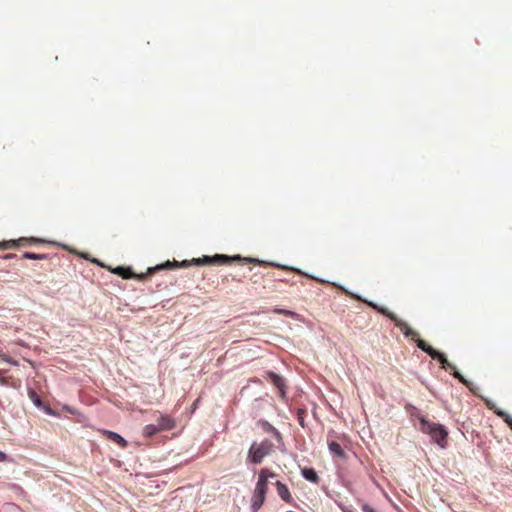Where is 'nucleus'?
<instances>
[{"instance_id": "nucleus-25", "label": "nucleus", "mask_w": 512, "mask_h": 512, "mask_svg": "<svg viewBox=\"0 0 512 512\" xmlns=\"http://www.w3.org/2000/svg\"><path fill=\"white\" fill-rule=\"evenodd\" d=\"M7 460H8L7 455L4 452L0 451V462H5Z\"/></svg>"}, {"instance_id": "nucleus-6", "label": "nucleus", "mask_w": 512, "mask_h": 512, "mask_svg": "<svg viewBox=\"0 0 512 512\" xmlns=\"http://www.w3.org/2000/svg\"><path fill=\"white\" fill-rule=\"evenodd\" d=\"M417 346L422 351L427 353L432 359L438 360L441 364V368L445 370L455 369V367L447 360L443 353L435 350L432 346L426 343L424 340H417Z\"/></svg>"}, {"instance_id": "nucleus-18", "label": "nucleus", "mask_w": 512, "mask_h": 512, "mask_svg": "<svg viewBox=\"0 0 512 512\" xmlns=\"http://www.w3.org/2000/svg\"><path fill=\"white\" fill-rule=\"evenodd\" d=\"M28 396L30 398V400L37 406V407H42L43 403H42V400L41 398L39 397V395L36 393L35 390H33L32 388H29L28 389Z\"/></svg>"}, {"instance_id": "nucleus-11", "label": "nucleus", "mask_w": 512, "mask_h": 512, "mask_svg": "<svg viewBox=\"0 0 512 512\" xmlns=\"http://www.w3.org/2000/svg\"><path fill=\"white\" fill-rule=\"evenodd\" d=\"M112 272L116 275L121 276L124 279L137 278L139 280H143L145 277L144 274L136 275L129 267L118 266L115 269H113Z\"/></svg>"}, {"instance_id": "nucleus-24", "label": "nucleus", "mask_w": 512, "mask_h": 512, "mask_svg": "<svg viewBox=\"0 0 512 512\" xmlns=\"http://www.w3.org/2000/svg\"><path fill=\"white\" fill-rule=\"evenodd\" d=\"M362 511L363 512H377L373 507H371L368 504H363L362 505Z\"/></svg>"}, {"instance_id": "nucleus-5", "label": "nucleus", "mask_w": 512, "mask_h": 512, "mask_svg": "<svg viewBox=\"0 0 512 512\" xmlns=\"http://www.w3.org/2000/svg\"><path fill=\"white\" fill-rule=\"evenodd\" d=\"M233 261H244L246 263H254L258 265H270L267 262L255 259V258H242L239 255L235 256H227L222 254H216L214 256H203L201 257V262H203V265H210V264H217V265H227L230 264Z\"/></svg>"}, {"instance_id": "nucleus-23", "label": "nucleus", "mask_w": 512, "mask_h": 512, "mask_svg": "<svg viewBox=\"0 0 512 512\" xmlns=\"http://www.w3.org/2000/svg\"><path fill=\"white\" fill-rule=\"evenodd\" d=\"M274 312H275L276 314H279V315H285V316H293V315H294V313H293L292 311H290V310H286V309H279V308H276V309L274 310Z\"/></svg>"}, {"instance_id": "nucleus-14", "label": "nucleus", "mask_w": 512, "mask_h": 512, "mask_svg": "<svg viewBox=\"0 0 512 512\" xmlns=\"http://www.w3.org/2000/svg\"><path fill=\"white\" fill-rule=\"evenodd\" d=\"M275 486H276V490H277V493L280 496V498L286 503H291L292 496H291V493H290L288 487L281 481H277L275 483Z\"/></svg>"}, {"instance_id": "nucleus-17", "label": "nucleus", "mask_w": 512, "mask_h": 512, "mask_svg": "<svg viewBox=\"0 0 512 512\" xmlns=\"http://www.w3.org/2000/svg\"><path fill=\"white\" fill-rule=\"evenodd\" d=\"M158 432H160L158 426L153 425V424H148L143 428V436H145L147 438L152 437L153 435L157 434Z\"/></svg>"}, {"instance_id": "nucleus-8", "label": "nucleus", "mask_w": 512, "mask_h": 512, "mask_svg": "<svg viewBox=\"0 0 512 512\" xmlns=\"http://www.w3.org/2000/svg\"><path fill=\"white\" fill-rule=\"evenodd\" d=\"M191 263H193L195 265H203V262H201V258H193L191 262L184 260L181 263H178L176 261H174V262L167 261L163 265L156 266L155 268H149L148 273L151 274L156 270H161L164 268L188 267Z\"/></svg>"}, {"instance_id": "nucleus-7", "label": "nucleus", "mask_w": 512, "mask_h": 512, "mask_svg": "<svg viewBox=\"0 0 512 512\" xmlns=\"http://www.w3.org/2000/svg\"><path fill=\"white\" fill-rule=\"evenodd\" d=\"M36 242H38V240L35 238L22 237L17 240H8V241L0 242V249H3V250L16 249L19 247L28 246V245H30L32 243H36Z\"/></svg>"}, {"instance_id": "nucleus-15", "label": "nucleus", "mask_w": 512, "mask_h": 512, "mask_svg": "<svg viewBox=\"0 0 512 512\" xmlns=\"http://www.w3.org/2000/svg\"><path fill=\"white\" fill-rule=\"evenodd\" d=\"M329 451L339 458H345L344 450L342 449L341 445L335 441L329 443Z\"/></svg>"}, {"instance_id": "nucleus-16", "label": "nucleus", "mask_w": 512, "mask_h": 512, "mask_svg": "<svg viewBox=\"0 0 512 512\" xmlns=\"http://www.w3.org/2000/svg\"><path fill=\"white\" fill-rule=\"evenodd\" d=\"M303 477L313 483H317L319 481V477L316 471L312 468H305L302 470Z\"/></svg>"}, {"instance_id": "nucleus-21", "label": "nucleus", "mask_w": 512, "mask_h": 512, "mask_svg": "<svg viewBox=\"0 0 512 512\" xmlns=\"http://www.w3.org/2000/svg\"><path fill=\"white\" fill-rule=\"evenodd\" d=\"M0 358H1L2 361L7 362V363H9L11 365H14V366L18 365V361L14 360L13 358H11L10 356H8L6 354L0 355Z\"/></svg>"}, {"instance_id": "nucleus-20", "label": "nucleus", "mask_w": 512, "mask_h": 512, "mask_svg": "<svg viewBox=\"0 0 512 512\" xmlns=\"http://www.w3.org/2000/svg\"><path fill=\"white\" fill-rule=\"evenodd\" d=\"M452 375L457 378L461 383L469 387L468 381L455 369H453Z\"/></svg>"}, {"instance_id": "nucleus-12", "label": "nucleus", "mask_w": 512, "mask_h": 512, "mask_svg": "<svg viewBox=\"0 0 512 512\" xmlns=\"http://www.w3.org/2000/svg\"><path fill=\"white\" fill-rule=\"evenodd\" d=\"M486 405L490 410H493L494 413L503 419V421L509 426V428L512 430V416H510L505 411L496 408L494 404H492L490 401H486Z\"/></svg>"}, {"instance_id": "nucleus-9", "label": "nucleus", "mask_w": 512, "mask_h": 512, "mask_svg": "<svg viewBox=\"0 0 512 512\" xmlns=\"http://www.w3.org/2000/svg\"><path fill=\"white\" fill-rule=\"evenodd\" d=\"M266 375L267 379L279 390L280 396L284 397L286 387L284 378L272 371H268Z\"/></svg>"}, {"instance_id": "nucleus-2", "label": "nucleus", "mask_w": 512, "mask_h": 512, "mask_svg": "<svg viewBox=\"0 0 512 512\" xmlns=\"http://www.w3.org/2000/svg\"><path fill=\"white\" fill-rule=\"evenodd\" d=\"M274 477H276V474L270 471L268 468H263L260 470L258 481L251 498V509L253 512H258L261 506L264 504L268 490V479Z\"/></svg>"}, {"instance_id": "nucleus-1", "label": "nucleus", "mask_w": 512, "mask_h": 512, "mask_svg": "<svg viewBox=\"0 0 512 512\" xmlns=\"http://www.w3.org/2000/svg\"><path fill=\"white\" fill-rule=\"evenodd\" d=\"M345 293L347 295H349L350 297H352L353 299H356L358 301L364 302L365 304H367L369 307H371L372 309H374L378 313L388 317L391 321L394 322L395 326L398 327L402 331V333L404 334L405 337L411 338L412 340H415L416 342H417V340H420L419 339V333L417 331L412 329L408 325L407 322L402 321L401 319H399L396 314H394L393 312L389 311L387 308L379 306L378 304H376L374 302H371V301H368V300H363L360 296L354 295V294H352V293H350V292H348L346 290H345Z\"/></svg>"}, {"instance_id": "nucleus-13", "label": "nucleus", "mask_w": 512, "mask_h": 512, "mask_svg": "<svg viewBox=\"0 0 512 512\" xmlns=\"http://www.w3.org/2000/svg\"><path fill=\"white\" fill-rule=\"evenodd\" d=\"M103 435L110 441L118 444L121 448H126L128 443L127 441L121 436L119 435L118 433L116 432H113V431H109V430H104L103 431Z\"/></svg>"}, {"instance_id": "nucleus-3", "label": "nucleus", "mask_w": 512, "mask_h": 512, "mask_svg": "<svg viewBox=\"0 0 512 512\" xmlns=\"http://www.w3.org/2000/svg\"><path fill=\"white\" fill-rule=\"evenodd\" d=\"M417 418L419 420V430L424 434H428L433 442L441 448H445L447 446L448 437L446 428L441 424L429 421L423 415H418Z\"/></svg>"}, {"instance_id": "nucleus-10", "label": "nucleus", "mask_w": 512, "mask_h": 512, "mask_svg": "<svg viewBox=\"0 0 512 512\" xmlns=\"http://www.w3.org/2000/svg\"><path fill=\"white\" fill-rule=\"evenodd\" d=\"M175 420L166 414H161L157 419V425L160 431L171 430L175 427Z\"/></svg>"}, {"instance_id": "nucleus-22", "label": "nucleus", "mask_w": 512, "mask_h": 512, "mask_svg": "<svg viewBox=\"0 0 512 512\" xmlns=\"http://www.w3.org/2000/svg\"><path fill=\"white\" fill-rule=\"evenodd\" d=\"M6 373L5 370H0V384L1 385H4V386H8V385H11L10 381H9V378L7 377H4V374ZM12 386H14L12 384Z\"/></svg>"}, {"instance_id": "nucleus-4", "label": "nucleus", "mask_w": 512, "mask_h": 512, "mask_svg": "<svg viewBox=\"0 0 512 512\" xmlns=\"http://www.w3.org/2000/svg\"><path fill=\"white\" fill-rule=\"evenodd\" d=\"M273 449L274 444L269 439H264L260 443L253 442L248 451V460L253 464H260L266 456L272 453Z\"/></svg>"}, {"instance_id": "nucleus-19", "label": "nucleus", "mask_w": 512, "mask_h": 512, "mask_svg": "<svg viewBox=\"0 0 512 512\" xmlns=\"http://www.w3.org/2000/svg\"><path fill=\"white\" fill-rule=\"evenodd\" d=\"M22 257L29 260H43L47 258L46 254H37L33 252H25Z\"/></svg>"}]
</instances>
